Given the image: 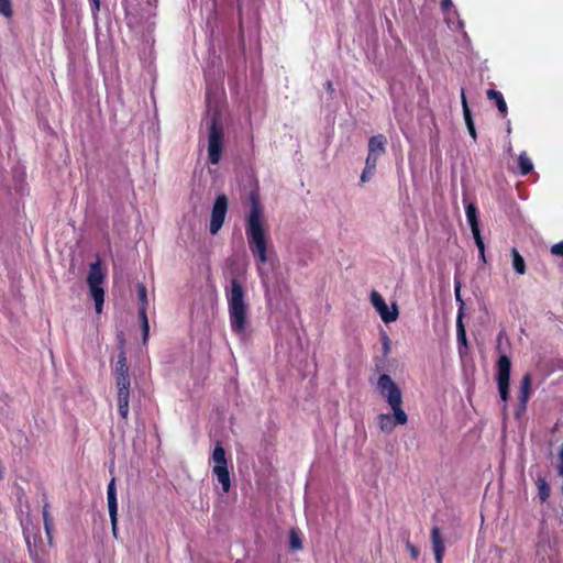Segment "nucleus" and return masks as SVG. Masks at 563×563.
I'll return each mask as SVG.
<instances>
[{
  "label": "nucleus",
  "mask_w": 563,
  "mask_h": 563,
  "mask_svg": "<svg viewBox=\"0 0 563 563\" xmlns=\"http://www.w3.org/2000/svg\"><path fill=\"white\" fill-rule=\"evenodd\" d=\"M461 102H462L463 115H464V120H465V124H466L468 134L473 140H475L477 137L476 129H475V124H474V121L472 118L471 109L468 108V104H467L465 91L463 88L461 90Z\"/></svg>",
  "instance_id": "9d476101"
},
{
  "label": "nucleus",
  "mask_w": 563,
  "mask_h": 563,
  "mask_svg": "<svg viewBox=\"0 0 563 563\" xmlns=\"http://www.w3.org/2000/svg\"><path fill=\"white\" fill-rule=\"evenodd\" d=\"M228 307L232 330L238 334L244 333L249 324L250 308L245 290L238 279L231 280Z\"/></svg>",
  "instance_id": "f257e3e1"
},
{
  "label": "nucleus",
  "mask_w": 563,
  "mask_h": 563,
  "mask_svg": "<svg viewBox=\"0 0 563 563\" xmlns=\"http://www.w3.org/2000/svg\"><path fill=\"white\" fill-rule=\"evenodd\" d=\"M213 474L217 476L218 482L222 485V489L224 493H228L231 489V479L228 467H213Z\"/></svg>",
  "instance_id": "4468645a"
},
{
  "label": "nucleus",
  "mask_w": 563,
  "mask_h": 563,
  "mask_svg": "<svg viewBox=\"0 0 563 563\" xmlns=\"http://www.w3.org/2000/svg\"><path fill=\"white\" fill-rule=\"evenodd\" d=\"M377 388L389 408H402V391L399 385L387 374L379 376Z\"/></svg>",
  "instance_id": "20e7f679"
},
{
  "label": "nucleus",
  "mask_w": 563,
  "mask_h": 563,
  "mask_svg": "<svg viewBox=\"0 0 563 563\" xmlns=\"http://www.w3.org/2000/svg\"><path fill=\"white\" fill-rule=\"evenodd\" d=\"M224 151L223 143H209L208 156L212 164H217Z\"/></svg>",
  "instance_id": "f3484780"
},
{
  "label": "nucleus",
  "mask_w": 563,
  "mask_h": 563,
  "mask_svg": "<svg viewBox=\"0 0 563 563\" xmlns=\"http://www.w3.org/2000/svg\"><path fill=\"white\" fill-rule=\"evenodd\" d=\"M382 143H371L369 153L366 161V169L362 175V180H366L367 173L375 167L376 159L383 154Z\"/></svg>",
  "instance_id": "9b49d317"
},
{
  "label": "nucleus",
  "mask_w": 563,
  "mask_h": 563,
  "mask_svg": "<svg viewBox=\"0 0 563 563\" xmlns=\"http://www.w3.org/2000/svg\"><path fill=\"white\" fill-rule=\"evenodd\" d=\"M43 521L44 528L48 538L49 543H53L52 530H53V519L47 510V507L43 508Z\"/></svg>",
  "instance_id": "412c9836"
},
{
  "label": "nucleus",
  "mask_w": 563,
  "mask_h": 563,
  "mask_svg": "<svg viewBox=\"0 0 563 563\" xmlns=\"http://www.w3.org/2000/svg\"><path fill=\"white\" fill-rule=\"evenodd\" d=\"M140 319L142 321L143 343L146 344L147 339H148V332H150L146 312L140 311Z\"/></svg>",
  "instance_id": "7c9ffc66"
},
{
  "label": "nucleus",
  "mask_w": 563,
  "mask_h": 563,
  "mask_svg": "<svg viewBox=\"0 0 563 563\" xmlns=\"http://www.w3.org/2000/svg\"><path fill=\"white\" fill-rule=\"evenodd\" d=\"M551 251L555 255H563V242L553 245Z\"/></svg>",
  "instance_id": "f704fd0d"
},
{
  "label": "nucleus",
  "mask_w": 563,
  "mask_h": 563,
  "mask_svg": "<svg viewBox=\"0 0 563 563\" xmlns=\"http://www.w3.org/2000/svg\"><path fill=\"white\" fill-rule=\"evenodd\" d=\"M325 89L328 92L332 93L334 91L333 85L331 81H327Z\"/></svg>",
  "instance_id": "4c0bfd02"
},
{
  "label": "nucleus",
  "mask_w": 563,
  "mask_h": 563,
  "mask_svg": "<svg viewBox=\"0 0 563 563\" xmlns=\"http://www.w3.org/2000/svg\"><path fill=\"white\" fill-rule=\"evenodd\" d=\"M104 280V273L101 269L100 262L92 263L87 276V284L91 297L95 300V308L97 313H101L104 300V291L101 287Z\"/></svg>",
  "instance_id": "7ed1b4c3"
},
{
  "label": "nucleus",
  "mask_w": 563,
  "mask_h": 563,
  "mask_svg": "<svg viewBox=\"0 0 563 563\" xmlns=\"http://www.w3.org/2000/svg\"><path fill=\"white\" fill-rule=\"evenodd\" d=\"M530 386H531V376L529 374L525 375L522 383H521V399L523 402L527 401V398L530 393Z\"/></svg>",
  "instance_id": "bb28decb"
},
{
  "label": "nucleus",
  "mask_w": 563,
  "mask_h": 563,
  "mask_svg": "<svg viewBox=\"0 0 563 563\" xmlns=\"http://www.w3.org/2000/svg\"><path fill=\"white\" fill-rule=\"evenodd\" d=\"M510 376V360L508 356L503 355L498 361V385L509 384Z\"/></svg>",
  "instance_id": "ddd939ff"
},
{
  "label": "nucleus",
  "mask_w": 563,
  "mask_h": 563,
  "mask_svg": "<svg viewBox=\"0 0 563 563\" xmlns=\"http://www.w3.org/2000/svg\"><path fill=\"white\" fill-rule=\"evenodd\" d=\"M129 400H130V394H122L118 393L117 395V402L120 416L122 419H126L129 415Z\"/></svg>",
  "instance_id": "a211bd4d"
},
{
  "label": "nucleus",
  "mask_w": 563,
  "mask_h": 563,
  "mask_svg": "<svg viewBox=\"0 0 563 563\" xmlns=\"http://www.w3.org/2000/svg\"><path fill=\"white\" fill-rule=\"evenodd\" d=\"M0 13L5 18H11L13 14L11 0H0Z\"/></svg>",
  "instance_id": "2f4dec72"
},
{
  "label": "nucleus",
  "mask_w": 563,
  "mask_h": 563,
  "mask_svg": "<svg viewBox=\"0 0 563 563\" xmlns=\"http://www.w3.org/2000/svg\"><path fill=\"white\" fill-rule=\"evenodd\" d=\"M487 98L489 100L495 101L496 107L503 117H505L507 114V103H506L504 96L500 91L495 90V89H488Z\"/></svg>",
  "instance_id": "2eb2a0df"
},
{
  "label": "nucleus",
  "mask_w": 563,
  "mask_h": 563,
  "mask_svg": "<svg viewBox=\"0 0 563 563\" xmlns=\"http://www.w3.org/2000/svg\"><path fill=\"white\" fill-rule=\"evenodd\" d=\"M466 216L471 225V229H475L478 227L476 208L473 203H470L466 209Z\"/></svg>",
  "instance_id": "a878e982"
},
{
  "label": "nucleus",
  "mask_w": 563,
  "mask_h": 563,
  "mask_svg": "<svg viewBox=\"0 0 563 563\" xmlns=\"http://www.w3.org/2000/svg\"><path fill=\"white\" fill-rule=\"evenodd\" d=\"M229 201L225 195H219L213 203L210 221V233L217 234L224 223Z\"/></svg>",
  "instance_id": "6e6552de"
},
{
  "label": "nucleus",
  "mask_w": 563,
  "mask_h": 563,
  "mask_svg": "<svg viewBox=\"0 0 563 563\" xmlns=\"http://www.w3.org/2000/svg\"><path fill=\"white\" fill-rule=\"evenodd\" d=\"M511 255H512V258H514V268L516 269V272L520 275H523L526 273V264H525V261L522 258V256L519 254V252L514 249L511 251Z\"/></svg>",
  "instance_id": "6ab92c4d"
},
{
  "label": "nucleus",
  "mask_w": 563,
  "mask_h": 563,
  "mask_svg": "<svg viewBox=\"0 0 563 563\" xmlns=\"http://www.w3.org/2000/svg\"><path fill=\"white\" fill-rule=\"evenodd\" d=\"M218 107L209 108L202 125L207 129L209 135L208 141H223V118Z\"/></svg>",
  "instance_id": "423d86ee"
},
{
  "label": "nucleus",
  "mask_w": 563,
  "mask_h": 563,
  "mask_svg": "<svg viewBox=\"0 0 563 563\" xmlns=\"http://www.w3.org/2000/svg\"><path fill=\"white\" fill-rule=\"evenodd\" d=\"M108 507H109V515L111 518V525L113 529V533L115 534V528H117V496H115V489H114V481H112L109 484L108 487Z\"/></svg>",
  "instance_id": "f8f14e48"
},
{
  "label": "nucleus",
  "mask_w": 563,
  "mask_h": 563,
  "mask_svg": "<svg viewBox=\"0 0 563 563\" xmlns=\"http://www.w3.org/2000/svg\"><path fill=\"white\" fill-rule=\"evenodd\" d=\"M91 12L96 15L100 10V0H90Z\"/></svg>",
  "instance_id": "72a5a7b5"
},
{
  "label": "nucleus",
  "mask_w": 563,
  "mask_h": 563,
  "mask_svg": "<svg viewBox=\"0 0 563 563\" xmlns=\"http://www.w3.org/2000/svg\"><path fill=\"white\" fill-rule=\"evenodd\" d=\"M408 416L404 408H390L389 412H382L376 417L379 431L384 434H391L397 426H405Z\"/></svg>",
  "instance_id": "39448f33"
},
{
  "label": "nucleus",
  "mask_w": 563,
  "mask_h": 563,
  "mask_svg": "<svg viewBox=\"0 0 563 563\" xmlns=\"http://www.w3.org/2000/svg\"><path fill=\"white\" fill-rule=\"evenodd\" d=\"M382 139H383V136H382V135H378V136H372V137H369V140H368V141H371V142H374V141H382Z\"/></svg>",
  "instance_id": "ea45409f"
},
{
  "label": "nucleus",
  "mask_w": 563,
  "mask_h": 563,
  "mask_svg": "<svg viewBox=\"0 0 563 563\" xmlns=\"http://www.w3.org/2000/svg\"><path fill=\"white\" fill-rule=\"evenodd\" d=\"M431 542L437 563H442L445 543L439 528H433L431 530Z\"/></svg>",
  "instance_id": "1a4fd4ad"
},
{
  "label": "nucleus",
  "mask_w": 563,
  "mask_h": 563,
  "mask_svg": "<svg viewBox=\"0 0 563 563\" xmlns=\"http://www.w3.org/2000/svg\"><path fill=\"white\" fill-rule=\"evenodd\" d=\"M136 289H137V294H139V299L141 301V308H140V311H144L146 312V307H147V294H146V288L144 285L142 284H139L136 286Z\"/></svg>",
  "instance_id": "393cba45"
},
{
  "label": "nucleus",
  "mask_w": 563,
  "mask_h": 563,
  "mask_svg": "<svg viewBox=\"0 0 563 563\" xmlns=\"http://www.w3.org/2000/svg\"><path fill=\"white\" fill-rule=\"evenodd\" d=\"M213 467H228V460L224 449L217 444L212 453Z\"/></svg>",
  "instance_id": "dca6fc26"
},
{
  "label": "nucleus",
  "mask_w": 563,
  "mask_h": 563,
  "mask_svg": "<svg viewBox=\"0 0 563 563\" xmlns=\"http://www.w3.org/2000/svg\"><path fill=\"white\" fill-rule=\"evenodd\" d=\"M382 341H383V352L385 355H387L390 351V340L387 335H383L382 338Z\"/></svg>",
  "instance_id": "473e14b6"
},
{
  "label": "nucleus",
  "mask_w": 563,
  "mask_h": 563,
  "mask_svg": "<svg viewBox=\"0 0 563 563\" xmlns=\"http://www.w3.org/2000/svg\"><path fill=\"white\" fill-rule=\"evenodd\" d=\"M508 386H509V384L499 385V391H500V396H501L503 400H506L508 397Z\"/></svg>",
  "instance_id": "c9c22d12"
},
{
  "label": "nucleus",
  "mask_w": 563,
  "mask_h": 563,
  "mask_svg": "<svg viewBox=\"0 0 563 563\" xmlns=\"http://www.w3.org/2000/svg\"><path fill=\"white\" fill-rule=\"evenodd\" d=\"M455 297H456V299H457V300H461L460 286H457V287L455 288Z\"/></svg>",
  "instance_id": "a19ab883"
},
{
  "label": "nucleus",
  "mask_w": 563,
  "mask_h": 563,
  "mask_svg": "<svg viewBox=\"0 0 563 563\" xmlns=\"http://www.w3.org/2000/svg\"><path fill=\"white\" fill-rule=\"evenodd\" d=\"M118 393L130 394V377L129 375L117 376Z\"/></svg>",
  "instance_id": "4be33fe9"
},
{
  "label": "nucleus",
  "mask_w": 563,
  "mask_h": 563,
  "mask_svg": "<svg viewBox=\"0 0 563 563\" xmlns=\"http://www.w3.org/2000/svg\"><path fill=\"white\" fill-rule=\"evenodd\" d=\"M289 545L291 550L298 551L302 548L301 538L298 531L291 530L289 532Z\"/></svg>",
  "instance_id": "b1692460"
},
{
  "label": "nucleus",
  "mask_w": 563,
  "mask_h": 563,
  "mask_svg": "<svg viewBox=\"0 0 563 563\" xmlns=\"http://www.w3.org/2000/svg\"><path fill=\"white\" fill-rule=\"evenodd\" d=\"M538 489H539V496L542 501H545L548 497L550 496V488L547 484V482L542 478L538 481Z\"/></svg>",
  "instance_id": "c756f323"
},
{
  "label": "nucleus",
  "mask_w": 563,
  "mask_h": 563,
  "mask_svg": "<svg viewBox=\"0 0 563 563\" xmlns=\"http://www.w3.org/2000/svg\"><path fill=\"white\" fill-rule=\"evenodd\" d=\"M457 336H459V341L464 346H466L467 345V340H466V333H465L464 324H463V321H462V313H460L459 317H457Z\"/></svg>",
  "instance_id": "c85d7f7f"
},
{
  "label": "nucleus",
  "mask_w": 563,
  "mask_h": 563,
  "mask_svg": "<svg viewBox=\"0 0 563 563\" xmlns=\"http://www.w3.org/2000/svg\"><path fill=\"white\" fill-rule=\"evenodd\" d=\"M518 162L522 174H528L532 170V163L526 154H521L518 158Z\"/></svg>",
  "instance_id": "cd10ccee"
},
{
  "label": "nucleus",
  "mask_w": 563,
  "mask_h": 563,
  "mask_svg": "<svg viewBox=\"0 0 563 563\" xmlns=\"http://www.w3.org/2000/svg\"><path fill=\"white\" fill-rule=\"evenodd\" d=\"M472 233H473V238L475 240V243H476V245L478 247L481 257L485 262L486 261V258H485V245H484V242H483L482 236H481L479 228L477 227L475 229H472Z\"/></svg>",
  "instance_id": "5701e85b"
},
{
  "label": "nucleus",
  "mask_w": 563,
  "mask_h": 563,
  "mask_svg": "<svg viewBox=\"0 0 563 563\" xmlns=\"http://www.w3.org/2000/svg\"><path fill=\"white\" fill-rule=\"evenodd\" d=\"M369 299L385 323L395 322L397 320L399 310L395 302L388 306L383 296L376 290L371 292Z\"/></svg>",
  "instance_id": "0eeeda50"
},
{
  "label": "nucleus",
  "mask_w": 563,
  "mask_h": 563,
  "mask_svg": "<svg viewBox=\"0 0 563 563\" xmlns=\"http://www.w3.org/2000/svg\"><path fill=\"white\" fill-rule=\"evenodd\" d=\"M246 232L251 250L257 255L260 262L265 263L267 261V234L263 213L256 205L253 206L247 219Z\"/></svg>",
  "instance_id": "f03ea898"
},
{
  "label": "nucleus",
  "mask_w": 563,
  "mask_h": 563,
  "mask_svg": "<svg viewBox=\"0 0 563 563\" xmlns=\"http://www.w3.org/2000/svg\"><path fill=\"white\" fill-rule=\"evenodd\" d=\"M115 374L117 376L129 375V367L124 351H121L119 354V360L115 366Z\"/></svg>",
  "instance_id": "aec40b11"
},
{
  "label": "nucleus",
  "mask_w": 563,
  "mask_h": 563,
  "mask_svg": "<svg viewBox=\"0 0 563 563\" xmlns=\"http://www.w3.org/2000/svg\"><path fill=\"white\" fill-rule=\"evenodd\" d=\"M408 548H409V551H410L411 555H412L413 558H417V556H418V553H419V552H418V550H417V548H415L413 545H408Z\"/></svg>",
  "instance_id": "e433bc0d"
},
{
  "label": "nucleus",
  "mask_w": 563,
  "mask_h": 563,
  "mask_svg": "<svg viewBox=\"0 0 563 563\" xmlns=\"http://www.w3.org/2000/svg\"><path fill=\"white\" fill-rule=\"evenodd\" d=\"M451 4H452L451 0H442V8L444 10H448Z\"/></svg>",
  "instance_id": "58836bf2"
}]
</instances>
